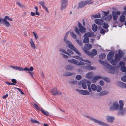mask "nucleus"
Segmentation results:
<instances>
[{"instance_id":"obj_27","label":"nucleus","mask_w":126,"mask_h":126,"mask_svg":"<svg viewBox=\"0 0 126 126\" xmlns=\"http://www.w3.org/2000/svg\"><path fill=\"white\" fill-rule=\"evenodd\" d=\"M86 3L85 1L80 2L78 6V8H81L84 7L86 5Z\"/></svg>"},{"instance_id":"obj_63","label":"nucleus","mask_w":126,"mask_h":126,"mask_svg":"<svg viewBox=\"0 0 126 126\" xmlns=\"http://www.w3.org/2000/svg\"><path fill=\"white\" fill-rule=\"evenodd\" d=\"M102 12L104 13V14L105 16H107L109 13V12H106L103 11Z\"/></svg>"},{"instance_id":"obj_16","label":"nucleus","mask_w":126,"mask_h":126,"mask_svg":"<svg viewBox=\"0 0 126 126\" xmlns=\"http://www.w3.org/2000/svg\"><path fill=\"white\" fill-rule=\"evenodd\" d=\"M78 27L79 28L80 32L81 33H84L85 32L86 29L81 25V24L79 22H78Z\"/></svg>"},{"instance_id":"obj_37","label":"nucleus","mask_w":126,"mask_h":126,"mask_svg":"<svg viewBox=\"0 0 126 126\" xmlns=\"http://www.w3.org/2000/svg\"><path fill=\"white\" fill-rule=\"evenodd\" d=\"M75 31L76 32V33L78 34L80 36L81 35V34L80 32L79 31V30L78 28L76 27H75Z\"/></svg>"},{"instance_id":"obj_21","label":"nucleus","mask_w":126,"mask_h":126,"mask_svg":"<svg viewBox=\"0 0 126 126\" xmlns=\"http://www.w3.org/2000/svg\"><path fill=\"white\" fill-rule=\"evenodd\" d=\"M39 4L42 6L43 8L46 10L47 12H49L46 6L44 1H40L39 2Z\"/></svg>"},{"instance_id":"obj_38","label":"nucleus","mask_w":126,"mask_h":126,"mask_svg":"<svg viewBox=\"0 0 126 126\" xmlns=\"http://www.w3.org/2000/svg\"><path fill=\"white\" fill-rule=\"evenodd\" d=\"M93 75V74L92 73L89 72L86 75V77L87 78L90 79L92 77Z\"/></svg>"},{"instance_id":"obj_18","label":"nucleus","mask_w":126,"mask_h":126,"mask_svg":"<svg viewBox=\"0 0 126 126\" xmlns=\"http://www.w3.org/2000/svg\"><path fill=\"white\" fill-rule=\"evenodd\" d=\"M94 32L91 31L89 32H87L85 33L84 36V37H92L94 35Z\"/></svg>"},{"instance_id":"obj_4","label":"nucleus","mask_w":126,"mask_h":126,"mask_svg":"<svg viewBox=\"0 0 126 126\" xmlns=\"http://www.w3.org/2000/svg\"><path fill=\"white\" fill-rule=\"evenodd\" d=\"M99 62L103 65L106 67L108 69L110 70L109 73L111 74H114L115 72V70L114 68L111 65L109 64L106 62H104L101 60L99 61Z\"/></svg>"},{"instance_id":"obj_42","label":"nucleus","mask_w":126,"mask_h":126,"mask_svg":"<svg viewBox=\"0 0 126 126\" xmlns=\"http://www.w3.org/2000/svg\"><path fill=\"white\" fill-rule=\"evenodd\" d=\"M84 38L83 39V42L84 43H88L89 42V39L88 37H84Z\"/></svg>"},{"instance_id":"obj_44","label":"nucleus","mask_w":126,"mask_h":126,"mask_svg":"<svg viewBox=\"0 0 126 126\" xmlns=\"http://www.w3.org/2000/svg\"><path fill=\"white\" fill-rule=\"evenodd\" d=\"M103 24V27L104 28L106 29L108 27L109 25L106 23L105 22Z\"/></svg>"},{"instance_id":"obj_23","label":"nucleus","mask_w":126,"mask_h":126,"mask_svg":"<svg viewBox=\"0 0 126 126\" xmlns=\"http://www.w3.org/2000/svg\"><path fill=\"white\" fill-rule=\"evenodd\" d=\"M10 67L11 68L15 70H17L21 71H24V69H23L22 68L20 67H18L17 66H13L12 65H10Z\"/></svg>"},{"instance_id":"obj_41","label":"nucleus","mask_w":126,"mask_h":126,"mask_svg":"<svg viewBox=\"0 0 126 126\" xmlns=\"http://www.w3.org/2000/svg\"><path fill=\"white\" fill-rule=\"evenodd\" d=\"M106 56V55L105 53H101L99 55V58L100 59H104L105 58Z\"/></svg>"},{"instance_id":"obj_52","label":"nucleus","mask_w":126,"mask_h":126,"mask_svg":"<svg viewBox=\"0 0 126 126\" xmlns=\"http://www.w3.org/2000/svg\"><path fill=\"white\" fill-rule=\"evenodd\" d=\"M85 64L84 63L80 61L77 64V65H84L85 66Z\"/></svg>"},{"instance_id":"obj_20","label":"nucleus","mask_w":126,"mask_h":126,"mask_svg":"<svg viewBox=\"0 0 126 126\" xmlns=\"http://www.w3.org/2000/svg\"><path fill=\"white\" fill-rule=\"evenodd\" d=\"M30 45L32 48L33 49H34L36 48V47L35 45L32 38H31L29 42Z\"/></svg>"},{"instance_id":"obj_46","label":"nucleus","mask_w":126,"mask_h":126,"mask_svg":"<svg viewBox=\"0 0 126 126\" xmlns=\"http://www.w3.org/2000/svg\"><path fill=\"white\" fill-rule=\"evenodd\" d=\"M92 16L94 18H99L100 17V14H98L93 15Z\"/></svg>"},{"instance_id":"obj_62","label":"nucleus","mask_w":126,"mask_h":126,"mask_svg":"<svg viewBox=\"0 0 126 126\" xmlns=\"http://www.w3.org/2000/svg\"><path fill=\"white\" fill-rule=\"evenodd\" d=\"M8 96V94H6L2 96V98L3 99H5Z\"/></svg>"},{"instance_id":"obj_49","label":"nucleus","mask_w":126,"mask_h":126,"mask_svg":"<svg viewBox=\"0 0 126 126\" xmlns=\"http://www.w3.org/2000/svg\"><path fill=\"white\" fill-rule=\"evenodd\" d=\"M125 64V62L123 61H121L119 62V66H121L122 65H124Z\"/></svg>"},{"instance_id":"obj_24","label":"nucleus","mask_w":126,"mask_h":126,"mask_svg":"<svg viewBox=\"0 0 126 126\" xmlns=\"http://www.w3.org/2000/svg\"><path fill=\"white\" fill-rule=\"evenodd\" d=\"M79 93L85 95H88L90 94L87 90H83L79 91Z\"/></svg>"},{"instance_id":"obj_25","label":"nucleus","mask_w":126,"mask_h":126,"mask_svg":"<svg viewBox=\"0 0 126 126\" xmlns=\"http://www.w3.org/2000/svg\"><path fill=\"white\" fill-rule=\"evenodd\" d=\"M102 77L100 76H94L92 79V81L93 83L95 82L97 80L102 79Z\"/></svg>"},{"instance_id":"obj_26","label":"nucleus","mask_w":126,"mask_h":126,"mask_svg":"<svg viewBox=\"0 0 126 126\" xmlns=\"http://www.w3.org/2000/svg\"><path fill=\"white\" fill-rule=\"evenodd\" d=\"M59 50L61 52V54L62 55V54L63 53V54H66L69 56H70V54L63 48H60L59 49Z\"/></svg>"},{"instance_id":"obj_33","label":"nucleus","mask_w":126,"mask_h":126,"mask_svg":"<svg viewBox=\"0 0 126 126\" xmlns=\"http://www.w3.org/2000/svg\"><path fill=\"white\" fill-rule=\"evenodd\" d=\"M98 28V27L96 25L94 24L92 25V30L94 32L97 31Z\"/></svg>"},{"instance_id":"obj_53","label":"nucleus","mask_w":126,"mask_h":126,"mask_svg":"<svg viewBox=\"0 0 126 126\" xmlns=\"http://www.w3.org/2000/svg\"><path fill=\"white\" fill-rule=\"evenodd\" d=\"M82 77L80 75H77L76 77V79L77 80H80L81 79Z\"/></svg>"},{"instance_id":"obj_45","label":"nucleus","mask_w":126,"mask_h":126,"mask_svg":"<svg viewBox=\"0 0 126 126\" xmlns=\"http://www.w3.org/2000/svg\"><path fill=\"white\" fill-rule=\"evenodd\" d=\"M76 40L79 45L81 46L82 45L83 43L81 41L79 40L78 39H76Z\"/></svg>"},{"instance_id":"obj_7","label":"nucleus","mask_w":126,"mask_h":126,"mask_svg":"<svg viewBox=\"0 0 126 126\" xmlns=\"http://www.w3.org/2000/svg\"><path fill=\"white\" fill-rule=\"evenodd\" d=\"M84 51L87 55L92 58L94 56L96 55L97 54V51L94 49L92 50L91 52L84 49Z\"/></svg>"},{"instance_id":"obj_50","label":"nucleus","mask_w":126,"mask_h":126,"mask_svg":"<svg viewBox=\"0 0 126 126\" xmlns=\"http://www.w3.org/2000/svg\"><path fill=\"white\" fill-rule=\"evenodd\" d=\"M85 1L86 3V4H90L93 2L91 0H86Z\"/></svg>"},{"instance_id":"obj_10","label":"nucleus","mask_w":126,"mask_h":126,"mask_svg":"<svg viewBox=\"0 0 126 126\" xmlns=\"http://www.w3.org/2000/svg\"><path fill=\"white\" fill-rule=\"evenodd\" d=\"M34 70V68L33 67L31 66L30 67L29 69L28 68L26 67L24 69V71H26V72L29 74L32 77H33V74L34 73L33 72H31L33 71Z\"/></svg>"},{"instance_id":"obj_19","label":"nucleus","mask_w":126,"mask_h":126,"mask_svg":"<svg viewBox=\"0 0 126 126\" xmlns=\"http://www.w3.org/2000/svg\"><path fill=\"white\" fill-rule=\"evenodd\" d=\"M104 19V17H102L100 19H95V22L97 24L101 25L103 22V19Z\"/></svg>"},{"instance_id":"obj_55","label":"nucleus","mask_w":126,"mask_h":126,"mask_svg":"<svg viewBox=\"0 0 126 126\" xmlns=\"http://www.w3.org/2000/svg\"><path fill=\"white\" fill-rule=\"evenodd\" d=\"M68 34H69V33L68 32H67L66 33V34H65V35L64 37V40L65 43V40H67L68 41H69L66 38L67 37V36H68Z\"/></svg>"},{"instance_id":"obj_15","label":"nucleus","mask_w":126,"mask_h":126,"mask_svg":"<svg viewBox=\"0 0 126 126\" xmlns=\"http://www.w3.org/2000/svg\"><path fill=\"white\" fill-rule=\"evenodd\" d=\"M120 12L119 11L115 12L113 11L112 12V14L113 16V18L114 20L116 21L118 18V15L120 14Z\"/></svg>"},{"instance_id":"obj_28","label":"nucleus","mask_w":126,"mask_h":126,"mask_svg":"<svg viewBox=\"0 0 126 126\" xmlns=\"http://www.w3.org/2000/svg\"><path fill=\"white\" fill-rule=\"evenodd\" d=\"M113 56V53L112 52H109L107 56V59L108 60H110Z\"/></svg>"},{"instance_id":"obj_14","label":"nucleus","mask_w":126,"mask_h":126,"mask_svg":"<svg viewBox=\"0 0 126 126\" xmlns=\"http://www.w3.org/2000/svg\"><path fill=\"white\" fill-rule=\"evenodd\" d=\"M53 95H58L62 94V93L57 90L56 88H55L51 91Z\"/></svg>"},{"instance_id":"obj_31","label":"nucleus","mask_w":126,"mask_h":126,"mask_svg":"<svg viewBox=\"0 0 126 126\" xmlns=\"http://www.w3.org/2000/svg\"><path fill=\"white\" fill-rule=\"evenodd\" d=\"M118 85L120 87L122 88H126V84L119 81L118 82Z\"/></svg>"},{"instance_id":"obj_56","label":"nucleus","mask_w":126,"mask_h":126,"mask_svg":"<svg viewBox=\"0 0 126 126\" xmlns=\"http://www.w3.org/2000/svg\"><path fill=\"white\" fill-rule=\"evenodd\" d=\"M62 57L63 58H65L66 59H67L68 58V56L67 55H65L64 54H63V53H62Z\"/></svg>"},{"instance_id":"obj_30","label":"nucleus","mask_w":126,"mask_h":126,"mask_svg":"<svg viewBox=\"0 0 126 126\" xmlns=\"http://www.w3.org/2000/svg\"><path fill=\"white\" fill-rule=\"evenodd\" d=\"M103 17H104V19H104L106 21H110L112 18V16L111 15H109L105 17L104 16H103Z\"/></svg>"},{"instance_id":"obj_29","label":"nucleus","mask_w":126,"mask_h":126,"mask_svg":"<svg viewBox=\"0 0 126 126\" xmlns=\"http://www.w3.org/2000/svg\"><path fill=\"white\" fill-rule=\"evenodd\" d=\"M68 61L69 62L73 63L74 64L77 65L78 61L74 59H72V60H68Z\"/></svg>"},{"instance_id":"obj_58","label":"nucleus","mask_w":126,"mask_h":126,"mask_svg":"<svg viewBox=\"0 0 126 126\" xmlns=\"http://www.w3.org/2000/svg\"><path fill=\"white\" fill-rule=\"evenodd\" d=\"M32 33H33V34L34 35L35 37V38L36 39V40L37 39V38H38V36H37V34H36L35 32H33Z\"/></svg>"},{"instance_id":"obj_54","label":"nucleus","mask_w":126,"mask_h":126,"mask_svg":"<svg viewBox=\"0 0 126 126\" xmlns=\"http://www.w3.org/2000/svg\"><path fill=\"white\" fill-rule=\"evenodd\" d=\"M31 121L33 123H36L37 124L39 123V122L35 119H31Z\"/></svg>"},{"instance_id":"obj_9","label":"nucleus","mask_w":126,"mask_h":126,"mask_svg":"<svg viewBox=\"0 0 126 126\" xmlns=\"http://www.w3.org/2000/svg\"><path fill=\"white\" fill-rule=\"evenodd\" d=\"M118 54H115V59L118 61H120L121 58L124 55V53L122 51L119 50L118 52Z\"/></svg>"},{"instance_id":"obj_17","label":"nucleus","mask_w":126,"mask_h":126,"mask_svg":"<svg viewBox=\"0 0 126 126\" xmlns=\"http://www.w3.org/2000/svg\"><path fill=\"white\" fill-rule=\"evenodd\" d=\"M115 118L114 116L107 115L106 116V119L107 122H112L115 120Z\"/></svg>"},{"instance_id":"obj_47","label":"nucleus","mask_w":126,"mask_h":126,"mask_svg":"<svg viewBox=\"0 0 126 126\" xmlns=\"http://www.w3.org/2000/svg\"><path fill=\"white\" fill-rule=\"evenodd\" d=\"M97 91L98 92H100L102 90V88L99 85H98L97 86Z\"/></svg>"},{"instance_id":"obj_61","label":"nucleus","mask_w":126,"mask_h":126,"mask_svg":"<svg viewBox=\"0 0 126 126\" xmlns=\"http://www.w3.org/2000/svg\"><path fill=\"white\" fill-rule=\"evenodd\" d=\"M11 81H12L13 83L15 84V85L17 83L16 80L14 79H12Z\"/></svg>"},{"instance_id":"obj_11","label":"nucleus","mask_w":126,"mask_h":126,"mask_svg":"<svg viewBox=\"0 0 126 126\" xmlns=\"http://www.w3.org/2000/svg\"><path fill=\"white\" fill-rule=\"evenodd\" d=\"M7 19H8L10 21H13V20L12 18H9L8 16H6L4 17L3 19L4 25H5L6 27H8L10 26V24L9 23V22L7 20Z\"/></svg>"},{"instance_id":"obj_57","label":"nucleus","mask_w":126,"mask_h":126,"mask_svg":"<svg viewBox=\"0 0 126 126\" xmlns=\"http://www.w3.org/2000/svg\"><path fill=\"white\" fill-rule=\"evenodd\" d=\"M17 4L21 7H23L24 6L20 2H18L17 3Z\"/></svg>"},{"instance_id":"obj_43","label":"nucleus","mask_w":126,"mask_h":126,"mask_svg":"<svg viewBox=\"0 0 126 126\" xmlns=\"http://www.w3.org/2000/svg\"><path fill=\"white\" fill-rule=\"evenodd\" d=\"M70 34L71 36L74 39H75L76 40V35L75 34V33L74 32H71Z\"/></svg>"},{"instance_id":"obj_34","label":"nucleus","mask_w":126,"mask_h":126,"mask_svg":"<svg viewBox=\"0 0 126 126\" xmlns=\"http://www.w3.org/2000/svg\"><path fill=\"white\" fill-rule=\"evenodd\" d=\"M118 61L116 60L115 59H113L111 60L110 63L112 65H115L116 64Z\"/></svg>"},{"instance_id":"obj_8","label":"nucleus","mask_w":126,"mask_h":126,"mask_svg":"<svg viewBox=\"0 0 126 126\" xmlns=\"http://www.w3.org/2000/svg\"><path fill=\"white\" fill-rule=\"evenodd\" d=\"M68 0H61L60 1L61 3L60 9L63 10L65 9L68 5Z\"/></svg>"},{"instance_id":"obj_2","label":"nucleus","mask_w":126,"mask_h":126,"mask_svg":"<svg viewBox=\"0 0 126 126\" xmlns=\"http://www.w3.org/2000/svg\"><path fill=\"white\" fill-rule=\"evenodd\" d=\"M72 57H73L78 60H81L84 62H85V64H86V65H87V66H84L86 68L87 70H91L93 69H95L94 68V67L89 65L91 64V62L89 60H84L82 59V57L77 56H73Z\"/></svg>"},{"instance_id":"obj_12","label":"nucleus","mask_w":126,"mask_h":126,"mask_svg":"<svg viewBox=\"0 0 126 126\" xmlns=\"http://www.w3.org/2000/svg\"><path fill=\"white\" fill-rule=\"evenodd\" d=\"M34 107L36 109L41 111L44 115L46 116H48L49 115V113L48 112L44 110L42 108L38 107L36 103L34 104Z\"/></svg>"},{"instance_id":"obj_1","label":"nucleus","mask_w":126,"mask_h":126,"mask_svg":"<svg viewBox=\"0 0 126 126\" xmlns=\"http://www.w3.org/2000/svg\"><path fill=\"white\" fill-rule=\"evenodd\" d=\"M119 104L117 101L113 102L111 104L109 110L110 111L118 110L120 108H121L122 105L123 103L122 100H120L119 102Z\"/></svg>"},{"instance_id":"obj_64","label":"nucleus","mask_w":126,"mask_h":126,"mask_svg":"<svg viewBox=\"0 0 126 126\" xmlns=\"http://www.w3.org/2000/svg\"><path fill=\"white\" fill-rule=\"evenodd\" d=\"M100 84L102 86H103L104 85V82L102 80H101L100 81Z\"/></svg>"},{"instance_id":"obj_3","label":"nucleus","mask_w":126,"mask_h":126,"mask_svg":"<svg viewBox=\"0 0 126 126\" xmlns=\"http://www.w3.org/2000/svg\"><path fill=\"white\" fill-rule=\"evenodd\" d=\"M90 83L89 81L86 79H84L79 82V84L82 85V87L83 89H86L87 87L86 85L87 84L89 91V92H91L92 91V90L90 87Z\"/></svg>"},{"instance_id":"obj_5","label":"nucleus","mask_w":126,"mask_h":126,"mask_svg":"<svg viewBox=\"0 0 126 126\" xmlns=\"http://www.w3.org/2000/svg\"><path fill=\"white\" fill-rule=\"evenodd\" d=\"M65 43L68 46V47L75 52L76 53L79 55H81V54L79 51L75 48L71 42L69 41L65 40Z\"/></svg>"},{"instance_id":"obj_6","label":"nucleus","mask_w":126,"mask_h":126,"mask_svg":"<svg viewBox=\"0 0 126 126\" xmlns=\"http://www.w3.org/2000/svg\"><path fill=\"white\" fill-rule=\"evenodd\" d=\"M85 117L87 118H89L91 121L95 123H97L98 124L104 126H109V125L104 122L94 119L92 117H90L88 116H86Z\"/></svg>"},{"instance_id":"obj_36","label":"nucleus","mask_w":126,"mask_h":126,"mask_svg":"<svg viewBox=\"0 0 126 126\" xmlns=\"http://www.w3.org/2000/svg\"><path fill=\"white\" fill-rule=\"evenodd\" d=\"M73 68V67L71 65H68L65 67L66 69L68 70H71Z\"/></svg>"},{"instance_id":"obj_39","label":"nucleus","mask_w":126,"mask_h":126,"mask_svg":"<svg viewBox=\"0 0 126 126\" xmlns=\"http://www.w3.org/2000/svg\"><path fill=\"white\" fill-rule=\"evenodd\" d=\"M91 88L92 90L93 91H95L97 89V86L94 84L91 85Z\"/></svg>"},{"instance_id":"obj_22","label":"nucleus","mask_w":126,"mask_h":126,"mask_svg":"<svg viewBox=\"0 0 126 126\" xmlns=\"http://www.w3.org/2000/svg\"><path fill=\"white\" fill-rule=\"evenodd\" d=\"M92 47V45L90 44H85L84 45V48H82L83 49L84 51V49L88 51V50H90Z\"/></svg>"},{"instance_id":"obj_40","label":"nucleus","mask_w":126,"mask_h":126,"mask_svg":"<svg viewBox=\"0 0 126 126\" xmlns=\"http://www.w3.org/2000/svg\"><path fill=\"white\" fill-rule=\"evenodd\" d=\"M125 17L124 15H121L120 17V20L122 22H124L125 19Z\"/></svg>"},{"instance_id":"obj_51","label":"nucleus","mask_w":126,"mask_h":126,"mask_svg":"<svg viewBox=\"0 0 126 126\" xmlns=\"http://www.w3.org/2000/svg\"><path fill=\"white\" fill-rule=\"evenodd\" d=\"M122 80L124 82H126V76H124L121 78Z\"/></svg>"},{"instance_id":"obj_59","label":"nucleus","mask_w":126,"mask_h":126,"mask_svg":"<svg viewBox=\"0 0 126 126\" xmlns=\"http://www.w3.org/2000/svg\"><path fill=\"white\" fill-rule=\"evenodd\" d=\"M100 32L101 34H103L105 33V31L103 29H102L101 30Z\"/></svg>"},{"instance_id":"obj_13","label":"nucleus","mask_w":126,"mask_h":126,"mask_svg":"<svg viewBox=\"0 0 126 126\" xmlns=\"http://www.w3.org/2000/svg\"><path fill=\"white\" fill-rule=\"evenodd\" d=\"M124 104L122 105L121 108H120L118 110V114L119 115H124L126 112V108H123Z\"/></svg>"},{"instance_id":"obj_48","label":"nucleus","mask_w":126,"mask_h":126,"mask_svg":"<svg viewBox=\"0 0 126 126\" xmlns=\"http://www.w3.org/2000/svg\"><path fill=\"white\" fill-rule=\"evenodd\" d=\"M121 71L123 72H125L126 71V67L125 66H122L121 68Z\"/></svg>"},{"instance_id":"obj_32","label":"nucleus","mask_w":126,"mask_h":126,"mask_svg":"<svg viewBox=\"0 0 126 126\" xmlns=\"http://www.w3.org/2000/svg\"><path fill=\"white\" fill-rule=\"evenodd\" d=\"M108 93V92L107 91H103L99 93V95L100 96H103L105 95Z\"/></svg>"},{"instance_id":"obj_60","label":"nucleus","mask_w":126,"mask_h":126,"mask_svg":"<svg viewBox=\"0 0 126 126\" xmlns=\"http://www.w3.org/2000/svg\"><path fill=\"white\" fill-rule=\"evenodd\" d=\"M3 19H2L0 17V23H1L2 24L4 25V21Z\"/></svg>"},{"instance_id":"obj_35","label":"nucleus","mask_w":126,"mask_h":126,"mask_svg":"<svg viewBox=\"0 0 126 126\" xmlns=\"http://www.w3.org/2000/svg\"><path fill=\"white\" fill-rule=\"evenodd\" d=\"M73 74L71 72H65L63 74V76H70L73 75Z\"/></svg>"}]
</instances>
